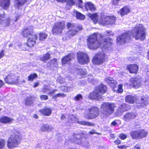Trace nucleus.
<instances>
[{
    "instance_id": "0eeeda50",
    "label": "nucleus",
    "mask_w": 149,
    "mask_h": 149,
    "mask_svg": "<svg viewBox=\"0 0 149 149\" xmlns=\"http://www.w3.org/2000/svg\"><path fill=\"white\" fill-rule=\"evenodd\" d=\"M115 19L116 17L114 16H109L102 15L99 21V24L101 25L108 26L114 24Z\"/></svg>"
},
{
    "instance_id": "ddd939ff",
    "label": "nucleus",
    "mask_w": 149,
    "mask_h": 149,
    "mask_svg": "<svg viewBox=\"0 0 149 149\" xmlns=\"http://www.w3.org/2000/svg\"><path fill=\"white\" fill-rule=\"evenodd\" d=\"M70 140L72 143L76 144H81L83 143V138L79 134H74L70 139Z\"/></svg>"
},
{
    "instance_id": "603ef678",
    "label": "nucleus",
    "mask_w": 149,
    "mask_h": 149,
    "mask_svg": "<svg viewBox=\"0 0 149 149\" xmlns=\"http://www.w3.org/2000/svg\"><path fill=\"white\" fill-rule=\"evenodd\" d=\"M57 91V90H56V89L54 90H53L52 91H51L49 92V93L48 94L51 95L52 96H53V95L54 94V93H55V92H56Z\"/></svg>"
},
{
    "instance_id": "864d4df0",
    "label": "nucleus",
    "mask_w": 149,
    "mask_h": 149,
    "mask_svg": "<svg viewBox=\"0 0 149 149\" xmlns=\"http://www.w3.org/2000/svg\"><path fill=\"white\" fill-rule=\"evenodd\" d=\"M58 80L59 83L61 84L65 82V80L64 79H63L61 77H59L58 78Z\"/></svg>"
},
{
    "instance_id": "a19ab883",
    "label": "nucleus",
    "mask_w": 149,
    "mask_h": 149,
    "mask_svg": "<svg viewBox=\"0 0 149 149\" xmlns=\"http://www.w3.org/2000/svg\"><path fill=\"white\" fill-rule=\"evenodd\" d=\"M82 95L80 94H79L77 95L74 98V100L75 101H78L82 99Z\"/></svg>"
},
{
    "instance_id": "7c9ffc66",
    "label": "nucleus",
    "mask_w": 149,
    "mask_h": 149,
    "mask_svg": "<svg viewBox=\"0 0 149 149\" xmlns=\"http://www.w3.org/2000/svg\"><path fill=\"white\" fill-rule=\"evenodd\" d=\"M77 72L78 74L81 75L83 77H84L87 74V73L85 69L78 68Z\"/></svg>"
},
{
    "instance_id": "3c124183",
    "label": "nucleus",
    "mask_w": 149,
    "mask_h": 149,
    "mask_svg": "<svg viewBox=\"0 0 149 149\" xmlns=\"http://www.w3.org/2000/svg\"><path fill=\"white\" fill-rule=\"evenodd\" d=\"M3 16V15L2 16L1 14H0V24H1L4 20V17Z\"/></svg>"
},
{
    "instance_id": "4468645a",
    "label": "nucleus",
    "mask_w": 149,
    "mask_h": 149,
    "mask_svg": "<svg viewBox=\"0 0 149 149\" xmlns=\"http://www.w3.org/2000/svg\"><path fill=\"white\" fill-rule=\"evenodd\" d=\"M136 116V115L134 113L132 112H128L124 115L123 119L125 121L128 122L135 119Z\"/></svg>"
},
{
    "instance_id": "39448f33",
    "label": "nucleus",
    "mask_w": 149,
    "mask_h": 149,
    "mask_svg": "<svg viewBox=\"0 0 149 149\" xmlns=\"http://www.w3.org/2000/svg\"><path fill=\"white\" fill-rule=\"evenodd\" d=\"M21 140L20 134L15 132L9 137L7 141V146L9 148L16 147L20 143Z\"/></svg>"
},
{
    "instance_id": "ea45409f",
    "label": "nucleus",
    "mask_w": 149,
    "mask_h": 149,
    "mask_svg": "<svg viewBox=\"0 0 149 149\" xmlns=\"http://www.w3.org/2000/svg\"><path fill=\"white\" fill-rule=\"evenodd\" d=\"M64 89L65 91L67 92H69L71 91H72L73 89V85H72L68 87H64Z\"/></svg>"
},
{
    "instance_id": "f03ea898",
    "label": "nucleus",
    "mask_w": 149,
    "mask_h": 149,
    "mask_svg": "<svg viewBox=\"0 0 149 149\" xmlns=\"http://www.w3.org/2000/svg\"><path fill=\"white\" fill-rule=\"evenodd\" d=\"M102 35L99 33H95L90 36L87 39L88 48L91 49H96L102 45V47L108 48L110 46L112 40L110 38H107L104 40L102 44V43L98 42V39L99 38L102 39Z\"/></svg>"
},
{
    "instance_id": "aec40b11",
    "label": "nucleus",
    "mask_w": 149,
    "mask_h": 149,
    "mask_svg": "<svg viewBox=\"0 0 149 149\" xmlns=\"http://www.w3.org/2000/svg\"><path fill=\"white\" fill-rule=\"evenodd\" d=\"M84 6L87 10H89L91 11H94L96 10V8L94 5L91 2H88L85 3Z\"/></svg>"
},
{
    "instance_id": "dca6fc26",
    "label": "nucleus",
    "mask_w": 149,
    "mask_h": 149,
    "mask_svg": "<svg viewBox=\"0 0 149 149\" xmlns=\"http://www.w3.org/2000/svg\"><path fill=\"white\" fill-rule=\"evenodd\" d=\"M148 104V98L144 96H143L141 97V100L137 106L141 108H145L147 105Z\"/></svg>"
},
{
    "instance_id": "052dcab7",
    "label": "nucleus",
    "mask_w": 149,
    "mask_h": 149,
    "mask_svg": "<svg viewBox=\"0 0 149 149\" xmlns=\"http://www.w3.org/2000/svg\"><path fill=\"white\" fill-rule=\"evenodd\" d=\"M3 84L4 83L2 81L0 80V88L2 87V86L3 85Z\"/></svg>"
},
{
    "instance_id": "bb28decb",
    "label": "nucleus",
    "mask_w": 149,
    "mask_h": 149,
    "mask_svg": "<svg viewBox=\"0 0 149 149\" xmlns=\"http://www.w3.org/2000/svg\"><path fill=\"white\" fill-rule=\"evenodd\" d=\"M33 98L30 96L26 97L25 99V104L26 105L30 106L31 105L33 102Z\"/></svg>"
},
{
    "instance_id": "7ed1b4c3",
    "label": "nucleus",
    "mask_w": 149,
    "mask_h": 149,
    "mask_svg": "<svg viewBox=\"0 0 149 149\" xmlns=\"http://www.w3.org/2000/svg\"><path fill=\"white\" fill-rule=\"evenodd\" d=\"M22 35L24 37L28 38L26 43L28 47H32L34 46L37 38L33 31V26H30L25 29L22 32Z\"/></svg>"
},
{
    "instance_id": "c85d7f7f",
    "label": "nucleus",
    "mask_w": 149,
    "mask_h": 149,
    "mask_svg": "<svg viewBox=\"0 0 149 149\" xmlns=\"http://www.w3.org/2000/svg\"><path fill=\"white\" fill-rule=\"evenodd\" d=\"M52 129V127L49 126L48 124H45L41 126L40 130L42 131H46L48 130H51Z\"/></svg>"
},
{
    "instance_id": "4be33fe9",
    "label": "nucleus",
    "mask_w": 149,
    "mask_h": 149,
    "mask_svg": "<svg viewBox=\"0 0 149 149\" xmlns=\"http://www.w3.org/2000/svg\"><path fill=\"white\" fill-rule=\"evenodd\" d=\"M130 12V9L127 6H125L121 8L118 11V13L120 14L121 16H123Z\"/></svg>"
},
{
    "instance_id": "f704fd0d",
    "label": "nucleus",
    "mask_w": 149,
    "mask_h": 149,
    "mask_svg": "<svg viewBox=\"0 0 149 149\" xmlns=\"http://www.w3.org/2000/svg\"><path fill=\"white\" fill-rule=\"evenodd\" d=\"M50 58V54L48 53H47L44 54L40 58V60L45 62L49 59Z\"/></svg>"
},
{
    "instance_id": "20e7f679",
    "label": "nucleus",
    "mask_w": 149,
    "mask_h": 149,
    "mask_svg": "<svg viewBox=\"0 0 149 149\" xmlns=\"http://www.w3.org/2000/svg\"><path fill=\"white\" fill-rule=\"evenodd\" d=\"M107 89L106 86L101 84L96 88L94 92L90 93L89 97L92 100H103L104 99L102 97V95L106 92Z\"/></svg>"
},
{
    "instance_id": "473e14b6",
    "label": "nucleus",
    "mask_w": 149,
    "mask_h": 149,
    "mask_svg": "<svg viewBox=\"0 0 149 149\" xmlns=\"http://www.w3.org/2000/svg\"><path fill=\"white\" fill-rule=\"evenodd\" d=\"M140 136V139H142L143 137H146L148 134V132L144 130H139Z\"/></svg>"
},
{
    "instance_id": "9d476101",
    "label": "nucleus",
    "mask_w": 149,
    "mask_h": 149,
    "mask_svg": "<svg viewBox=\"0 0 149 149\" xmlns=\"http://www.w3.org/2000/svg\"><path fill=\"white\" fill-rule=\"evenodd\" d=\"M89 113L86 115L84 114V116L87 119H92L97 117L99 114V109L95 107H92L88 109Z\"/></svg>"
},
{
    "instance_id": "09e8293b",
    "label": "nucleus",
    "mask_w": 149,
    "mask_h": 149,
    "mask_svg": "<svg viewBox=\"0 0 149 149\" xmlns=\"http://www.w3.org/2000/svg\"><path fill=\"white\" fill-rule=\"evenodd\" d=\"M119 137L122 139H124L126 138L127 136L124 134H122L120 135Z\"/></svg>"
},
{
    "instance_id": "680f3d73",
    "label": "nucleus",
    "mask_w": 149,
    "mask_h": 149,
    "mask_svg": "<svg viewBox=\"0 0 149 149\" xmlns=\"http://www.w3.org/2000/svg\"><path fill=\"white\" fill-rule=\"evenodd\" d=\"M39 85V84L38 83H36L33 86V87L34 88H36V87L38 86Z\"/></svg>"
},
{
    "instance_id": "6ab92c4d",
    "label": "nucleus",
    "mask_w": 149,
    "mask_h": 149,
    "mask_svg": "<svg viewBox=\"0 0 149 149\" xmlns=\"http://www.w3.org/2000/svg\"><path fill=\"white\" fill-rule=\"evenodd\" d=\"M127 69L130 72L136 73L137 72L139 67L136 64L129 65L127 66Z\"/></svg>"
},
{
    "instance_id": "a211bd4d",
    "label": "nucleus",
    "mask_w": 149,
    "mask_h": 149,
    "mask_svg": "<svg viewBox=\"0 0 149 149\" xmlns=\"http://www.w3.org/2000/svg\"><path fill=\"white\" fill-rule=\"evenodd\" d=\"M105 80L113 88L116 87V86L117 85L116 82L111 77H107L105 79Z\"/></svg>"
},
{
    "instance_id": "c03bdc74",
    "label": "nucleus",
    "mask_w": 149,
    "mask_h": 149,
    "mask_svg": "<svg viewBox=\"0 0 149 149\" xmlns=\"http://www.w3.org/2000/svg\"><path fill=\"white\" fill-rule=\"evenodd\" d=\"M40 99L42 100H46L48 99V97L47 95H42L40 96Z\"/></svg>"
},
{
    "instance_id": "5fc2aeb1",
    "label": "nucleus",
    "mask_w": 149,
    "mask_h": 149,
    "mask_svg": "<svg viewBox=\"0 0 149 149\" xmlns=\"http://www.w3.org/2000/svg\"><path fill=\"white\" fill-rule=\"evenodd\" d=\"M120 0H113L112 3L114 5H117Z\"/></svg>"
},
{
    "instance_id": "412c9836",
    "label": "nucleus",
    "mask_w": 149,
    "mask_h": 149,
    "mask_svg": "<svg viewBox=\"0 0 149 149\" xmlns=\"http://www.w3.org/2000/svg\"><path fill=\"white\" fill-rule=\"evenodd\" d=\"M52 111L50 108L47 107L42 109L40 110L39 111V112L41 114L46 116H49L51 113Z\"/></svg>"
},
{
    "instance_id": "e2e57ef3",
    "label": "nucleus",
    "mask_w": 149,
    "mask_h": 149,
    "mask_svg": "<svg viewBox=\"0 0 149 149\" xmlns=\"http://www.w3.org/2000/svg\"><path fill=\"white\" fill-rule=\"evenodd\" d=\"M111 124L114 126H115L117 125V123L116 122L114 121L111 123Z\"/></svg>"
},
{
    "instance_id": "c9c22d12",
    "label": "nucleus",
    "mask_w": 149,
    "mask_h": 149,
    "mask_svg": "<svg viewBox=\"0 0 149 149\" xmlns=\"http://www.w3.org/2000/svg\"><path fill=\"white\" fill-rule=\"evenodd\" d=\"M47 35L45 33H40L39 34V39L41 40H45L47 37Z\"/></svg>"
},
{
    "instance_id": "f8f14e48",
    "label": "nucleus",
    "mask_w": 149,
    "mask_h": 149,
    "mask_svg": "<svg viewBox=\"0 0 149 149\" xmlns=\"http://www.w3.org/2000/svg\"><path fill=\"white\" fill-rule=\"evenodd\" d=\"M78 62L81 64L87 63L89 62V57L87 54L83 52H79L77 54Z\"/></svg>"
},
{
    "instance_id": "0e129e2a",
    "label": "nucleus",
    "mask_w": 149,
    "mask_h": 149,
    "mask_svg": "<svg viewBox=\"0 0 149 149\" xmlns=\"http://www.w3.org/2000/svg\"><path fill=\"white\" fill-rule=\"evenodd\" d=\"M65 116L64 115H63V114L61 116V120H63V119H65Z\"/></svg>"
},
{
    "instance_id": "5701e85b",
    "label": "nucleus",
    "mask_w": 149,
    "mask_h": 149,
    "mask_svg": "<svg viewBox=\"0 0 149 149\" xmlns=\"http://www.w3.org/2000/svg\"><path fill=\"white\" fill-rule=\"evenodd\" d=\"M13 120V118L6 116H3L0 118V122L3 123H10Z\"/></svg>"
},
{
    "instance_id": "6e6552de",
    "label": "nucleus",
    "mask_w": 149,
    "mask_h": 149,
    "mask_svg": "<svg viewBox=\"0 0 149 149\" xmlns=\"http://www.w3.org/2000/svg\"><path fill=\"white\" fill-rule=\"evenodd\" d=\"M107 55L103 52H101L96 54L93 58V63L95 64H100L106 60Z\"/></svg>"
},
{
    "instance_id": "4c0bfd02",
    "label": "nucleus",
    "mask_w": 149,
    "mask_h": 149,
    "mask_svg": "<svg viewBox=\"0 0 149 149\" xmlns=\"http://www.w3.org/2000/svg\"><path fill=\"white\" fill-rule=\"evenodd\" d=\"M37 77V75L35 73L31 74L28 77V80L29 81H32L34 79Z\"/></svg>"
},
{
    "instance_id": "f257e3e1",
    "label": "nucleus",
    "mask_w": 149,
    "mask_h": 149,
    "mask_svg": "<svg viewBox=\"0 0 149 149\" xmlns=\"http://www.w3.org/2000/svg\"><path fill=\"white\" fill-rule=\"evenodd\" d=\"M145 29L142 24L137 25L132 32H125L117 38V42L120 44H124L128 42L130 39L131 35L134 37L136 40L140 39L141 40H144L146 35Z\"/></svg>"
},
{
    "instance_id": "13d9d810",
    "label": "nucleus",
    "mask_w": 149,
    "mask_h": 149,
    "mask_svg": "<svg viewBox=\"0 0 149 149\" xmlns=\"http://www.w3.org/2000/svg\"><path fill=\"white\" fill-rule=\"evenodd\" d=\"M140 145L139 143L136 144L133 149H140Z\"/></svg>"
},
{
    "instance_id": "f3484780",
    "label": "nucleus",
    "mask_w": 149,
    "mask_h": 149,
    "mask_svg": "<svg viewBox=\"0 0 149 149\" xmlns=\"http://www.w3.org/2000/svg\"><path fill=\"white\" fill-rule=\"evenodd\" d=\"M130 82L134 87L137 88L140 86L141 84L140 80L137 78H132L130 79Z\"/></svg>"
},
{
    "instance_id": "774afa93",
    "label": "nucleus",
    "mask_w": 149,
    "mask_h": 149,
    "mask_svg": "<svg viewBox=\"0 0 149 149\" xmlns=\"http://www.w3.org/2000/svg\"><path fill=\"white\" fill-rule=\"evenodd\" d=\"M19 18V16H17L16 17V19L14 20L15 22H17L18 18Z\"/></svg>"
},
{
    "instance_id": "72a5a7b5",
    "label": "nucleus",
    "mask_w": 149,
    "mask_h": 149,
    "mask_svg": "<svg viewBox=\"0 0 149 149\" xmlns=\"http://www.w3.org/2000/svg\"><path fill=\"white\" fill-rule=\"evenodd\" d=\"M10 4L9 0H0V5L6 8Z\"/></svg>"
},
{
    "instance_id": "9b49d317",
    "label": "nucleus",
    "mask_w": 149,
    "mask_h": 149,
    "mask_svg": "<svg viewBox=\"0 0 149 149\" xmlns=\"http://www.w3.org/2000/svg\"><path fill=\"white\" fill-rule=\"evenodd\" d=\"M67 27L70 29L68 33L70 36H74L77 33L78 31L81 30L82 26L81 25H75L74 24L68 22L67 24Z\"/></svg>"
},
{
    "instance_id": "bf43d9fd",
    "label": "nucleus",
    "mask_w": 149,
    "mask_h": 149,
    "mask_svg": "<svg viewBox=\"0 0 149 149\" xmlns=\"http://www.w3.org/2000/svg\"><path fill=\"white\" fill-rule=\"evenodd\" d=\"M117 91L118 93H121L123 92V89L121 87H119L118 89L117 90Z\"/></svg>"
},
{
    "instance_id": "8fccbe9b",
    "label": "nucleus",
    "mask_w": 149,
    "mask_h": 149,
    "mask_svg": "<svg viewBox=\"0 0 149 149\" xmlns=\"http://www.w3.org/2000/svg\"><path fill=\"white\" fill-rule=\"evenodd\" d=\"M88 133L90 135H92L94 134H96L97 135L99 134V133L96 132L95 130H92V131L89 132Z\"/></svg>"
},
{
    "instance_id": "4d7b16f0",
    "label": "nucleus",
    "mask_w": 149,
    "mask_h": 149,
    "mask_svg": "<svg viewBox=\"0 0 149 149\" xmlns=\"http://www.w3.org/2000/svg\"><path fill=\"white\" fill-rule=\"evenodd\" d=\"M118 147L120 149H127V147L125 145L118 146Z\"/></svg>"
},
{
    "instance_id": "37998d69",
    "label": "nucleus",
    "mask_w": 149,
    "mask_h": 149,
    "mask_svg": "<svg viewBox=\"0 0 149 149\" xmlns=\"http://www.w3.org/2000/svg\"><path fill=\"white\" fill-rule=\"evenodd\" d=\"M77 4H78V7L80 8H82L83 7V2L82 0H77Z\"/></svg>"
},
{
    "instance_id": "a878e982",
    "label": "nucleus",
    "mask_w": 149,
    "mask_h": 149,
    "mask_svg": "<svg viewBox=\"0 0 149 149\" xmlns=\"http://www.w3.org/2000/svg\"><path fill=\"white\" fill-rule=\"evenodd\" d=\"M88 16L91 19L95 24L98 22L99 17L97 13H95L93 14L89 13L88 14Z\"/></svg>"
},
{
    "instance_id": "79ce46f5",
    "label": "nucleus",
    "mask_w": 149,
    "mask_h": 149,
    "mask_svg": "<svg viewBox=\"0 0 149 149\" xmlns=\"http://www.w3.org/2000/svg\"><path fill=\"white\" fill-rule=\"evenodd\" d=\"M5 141L4 140H0V149L3 148L5 145Z\"/></svg>"
},
{
    "instance_id": "393cba45",
    "label": "nucleus",
    "mask_w": 149,
    "mask_h": 149,
    "mask_svg": "<svg viewBox=\"0 0 149 149\" xmlns=\"http://www.w3.org/2000/svg\"><path fill=\"white\" fill-rule=\"evenodd\" d=\"M136 99V98L135 96L132 95H129L125 97V100L126 102L132 104L135 102Z\"/></svg>"
},
{
    "instance_id": "1a4fd4ad",
    "label": "nucleus",
    "mask_w": 149,
    "mask_h": 149,
    "mask_svg": "<svg viewBox=\"0 0 149 149\" xmlns=\"http://www.w3.org/2000/svg\"><path fill=\"white\" fill-rule=\"evenodd\" d=\"M65 24L64 21H59L54 23L52 31L54 35L59 34L62 33L65 28Z\"/></svg>"
},
{
    "instance_id": "338daca9",
    "label": "nucleus",
    "mask_w": 149,
    "mask_h": 149,
    "mask_svg": "<svg viewBox=\"0 0 149 149\" xmlns=\"http://www.w3.org/2000/svg\"><path fill=\"white\" fill-rule=\"evenodd\" d=\"M120 142L118 140H116L115 141V143L116 144H119Z\"/></svg>"
},
{
    "instance_id": "49530a36",
    "label": "nucleus",
    "mask_w": 149,
    "mask_h": 149,
    "mask_svg": "<svg viewBox=\"0 0 149 149\" xmlns=\"http://www.w3.org/2000/svg\"><path fill=\"white\" fill-rule=\"evenodd\" d=\"M51 61L52 63L55 65V66L57 64V59L56 58L51 60Z\"/></svg>"
},
{
    "instance_id": "b1692460",
    "label": "nucleus",
    "mask_w": 149,
    "mask_h": 149,
    "mask_svg": "<svg viewBox=\"0 0 149 149\" xmlns=\"http://www.w3.org/2000/svg\"><path fill=\"white\" fill-rule=\"evenodd\" d=\"M130 135L133 139H140V136L139 130L131 131Z\"/></svg>"
},
{
    "instance_id": "6e6d98bb",
    "label": "nucleus",
    "mask_w": 149,
    "mask_h": 149,
    "mask_svg": "<svg viewBox=\"0 0 149 149\" xmlns=\"http://www.w3.org/2000/svg\"><path fill=\"white\" fill-rule=\"evenodd\" d=\"M5 54L4 52V51L3 50H1L0 52V59L2 58L4 56Z\"/></svg>"
},
{
    "instance_id": "58836bf2",
    "label": "nucleus",
    "mask_w": 149,
    "mask_h": 149,
    "mask_svg": "<svg viewBox=\"0 0 149 149\" xmlns=\"http://www.w3.org/2000/svg\"><path fill=\"white\" fill-rule=\"evenodd\" d=\"M67 3V4L70 6L74 5L75 2L74 0H67L65 2Z\"/></svg>"
},
{
    "instance_id": "423d86ee",
    "label": "nucleus",
    "mask_w": 149,
    "mask_h": 149,
    "mask_svg": "<svg viewBox=\"0 0 149 149\" xmlns=\"http://www.w3.org/2000/svg\"><path fill=\"white\" fill-rule=\"evenodd\" d=\"M114 103L110 102L103 103L101 107L102 113L105 116H108L113 114L116 107Z\"/></svg>"
},
{
    "instance_id": "de8ad7c7",
    "label": "nucleus",
    "mask_w": 149,
    "mask_h": 149,
    "mask_svg": "<svg viewBox=\"0 0 149 149\" xmlns=\"http://www.w3.org/2000/svg\"><path fill=\"white\" fill-rule=\"evenodd\" d=\"M49 90V89L47 86L44 87L42 89V91L43 93H45Z\"/></svg>"
},
{
    "instance_id": "2f4dec72",
    "label": "nucleus",
    "mask_w": 149,
    "mask_h": 149,
    "mask_svg": "<svg viewBox=\"0 0 149 149\" xmlns=\"http://www.w3.org/2000/svg\"><path fill=\"white\" fill-rule=\"evenodd\" d=\"M74 13L76 14V18L78 19L83 20L85 18V16L84 15L76 10H74Z\"/></svg>"
},
{
    "instance_id": "69168bd1",
    "label": "nucleus",
    "mask_w": 149,
    "mask_h": 149,
    "mask_svg": "<svg viewBox=\"0 0 149 149\" xmlns=\"http://www.w3.org/2000/svg\"><path fill=\"white\" fill-rule=\"evenodd\" d=\"M110 137L111 138H113L115 137V135L114 134H110Z\"/></svg>"
},
{
    "instance_id": "2eb2a0df",
    "label": "nucleus",
    "mask_w": 149,
    "mask_h": 149,
    "mask_svg": "<svg viewBox=\"0 0 149 149\" xmlns=\"http://www.w3.org/2000/svg\"><path fill=\"white\" fill-rule=\"evenodd\" d=\"M17 78L13 73L10 74L8 75L5 79V81L8 84L15 83L17 81Z\"/></svg>"
},
{
    "instance_id": "a18cd8bd",
    "label": "nucleus",
    "mask_w": 149,
    "mask_h": 149,
    "mask_svg": "<svg viewBox=\"0 0 149 149\" xmlns=\"http://www.w3.org/2000/svg\"><path fill=\"white\" fill-rule=\"evenodd\" d=\"M104 35L107 36H110L111 35L113 36V35L112 32L111 31H106L104 33Z\"/></svg>"
},
{
    "instance_id": "e433bc0d",
    "label": "nucleus",
    "mask_w": 149,
    "mask_h": 149,
    "mask_svg": "<svg viewBox=\"0 0 149 149\" xmlns=\"http://www.w3.org/2000/svg\"><path fill=\"white\" fill-rule=\"evenodd\" d=\"M66 96V95L65 94L61 93H59L53 96H52V98L55 99L58 97H64Z\"/></svg>"
},
{
    "instance_id": "cd10ccee",
    "label": "nucleus",
    "mask_w": 149,
    "mask_h": 149,
    "mask_svg": "<svg viewBox=\"0 0 149 149\" xmlns=\"http://www.w3.org/2000/svg\"><path fill=\"white\" fill-rule=\"evenodd\" d=\"M77 123L85 126L93 127L95 126V124L88 121H77Z\"/></svg>"
},
{
    "instance_id": "c756f323",
    "label": "nucleus",
    "mask_w": 149,
    "mask_h": 149,
    "mask_svg": "<svg viewBox=\"0 0 149 149\" xmlns=\"http://www.w3.org/2000/svg\"><path fill=\"white\" fill-rule=\"evenodd\" d=\"M71 59L70 56V54H68L62 58V63L63 64H64L65 63H68L69 61Z\"/></svg>"
}]
</instances>
